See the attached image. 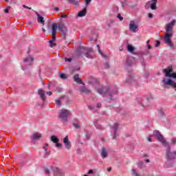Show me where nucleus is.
<instances>
[{
  "label": "nucleus",
  "mask_w": 176,
  "mask_h": 176,
  "mask_svg": "<svg viewBox=\"0 0 176 176\" xmlns=\"http://www.w3.org/2000/svg\"><path fill=\"white\" fill-rule=\"evenodd\" d=\"M153 135L156 137L157 141L161 142V144L164 146L165 148V155L166 158V162L165 163L166 167H173V164L170 165H167L171 160H175L176 157V151L171 150V146H170V143L164 139V137L160 131L155 130L153 131Z\"/></svg>",
  "instance_id": "nucleus-1"
},
{
  "label": "nucleus",
  "mask_w": 176,
  "mask_h": 176,
  "mask_svg": "<svg viewBox=\"0 0 176 176\" xmlns=\"http://www.w3.org/2000/svg\"><path fill=\"white\" fill-rule=\"evenodd\" d=\"M176 21L173 20L169 23H167L165 30V36L164 37V41L168 46L170 47H174V45L173 44V41H171V38H173V36L174 35V30H173V28H174V25H175Z\"/></svg>",
  "instance_id": "nucleus-2"
},
{
  "label": "nucleus",
  "mask_w": 176,
  "mask_h": 176,
  "mask_svg": "<svg viewBox=\"0 0 176 176\" xmlns=\"http://www.w3.org/2000/svg\"><path fill=\"white\" fill-rule=\"evenodd\" d=\"M97 92L103 97H106L109 100H112L113 96L118 93V89L116 88L110 89L109 86H106L98 89Z\"/></svg>",
  "instance_id": "nucleus-3"
},
{
  "label": "nucleus",
  "mask_w": 176,
  "mask_h": 176,
  "mask_svg": "<svg viewBox=\"0 0 176 176\" xmlns=\"http://www.w3.org/2000/svg\"><path fill=\"white\" fill-rule=\"evenodd\" d=\"M125 82L137 87L138 83H140V77L134 72H129Z\"/></svg>",
  "instance_id": "nucleus-4"
},
{
  "label": "nucleus",
  "mask_w": 176,
  "mask_h": 176,
  "mask_svg": "<svg viewBox=\"0 0 176 176\" xmlns=\"http://www.w3.org/2000/svg\"><path fill=\"white\" fill-rule=\"evenodd\" d=\"M78 56L85 54L87 58H94V54H93V50L91 48L80 47L77 50Z\"/></svg>",
  "instance_id": "nucleus-5"
},
{
  "label": "nucleus",
  "mask_w": 176,
  "mask_h": 176,
  "mask_svg": "<svg viewBox=\"0 0 176 176\" xmlns=\"http://www.w3.org/2000/svg\"><path fill=\"white\" fill-rule=\"evenodd\" d=\"M59 31L62 34V36L63 38H67V35H68V28L65 26V23L60 22L56 23V31Z\"/></svg>",
  "instance_id": "nucleus-6"
},
{
  "label": "nucleus",
  "mask_w": 176,
  "mask_h": 176,
  "mask_svg": "<svg viewBox=\"0 0 176 176\" xmlns=\"http://www.w3.org/2000/svg\"><path fill=\"white\" fill-rule=\"evenodd\" d=\"M68 116H69V111L67 109H62L59 113V118L64 123H67L68 122Z\"/></svg>",
  "instance_id": "nucleus-7"
},
{
  "label": "nucleus",
  "mask_w": 176,
  "mask_h": 176,
  "mask_svg": "<svg viewBox=\"0 0 176 176\" xmlns=\"http://www.w3.org/2000/svg\"><path fill=\"white\" fill-rule=\"evenodd\" d=\"M162 83H164V87L165 89H166V87H167V86H172V87H173L175 91H176V82L175 81H173L170 78H164L162 80Z\"/></svg>",
  "instance_id": "nucleus-8"
},
{
  "label": "nucleus",
  "mask_w": 176,
  "mask_h": 176,
  "mask_svg": "<svg viewBox=\"0 0 176 176\" xmlns=\"http://www.w3.org/2000/svg\"><path fill=\"white\" fill-rule=\"evenodd\" d=\"M157 3V0H151L148 1L145 5V9H151V10H156L157 8L156 4Z\"/></svg>",
  "instance_id": "nucleus-9"
},
{
  "label": "nucleus",
  "mask_w": 176,
  "mask_h": 176,
  "mask_svg": "<svg viewBox=\"0 0 176 176\" xmlns=\"http://www.w3.org/2000/svg\"><path fill=\"white\" fill-rule=\"evenodd\" d=\"M118 129H119V124L118 123H115L111 128V135L113 140H116V137H118Z\"/></svg>",
  "instance_id": "nucleus-10"
},
{
  "label": "nucleus",
  "mask_w": 176,
  "mask_h": 176,
  "mask_svg": "<svg viewBox=\"0 0 176 176\" xmlns=\"http://www.w3.org/2000/svg\"><path fill=\"white\" fill-rule=\"evenodd\" d=\"M164 72L166 78H173V79H176V73H171L173 72V69H164Z\"/></svg>",
  "instance_id": "nucleus-11"
},
{
  "label": "nucleus",
  "mask_w": 176,
  "mask_h": 176,
  "mask_svg": "<svg viewBox=\"0 0 176 176\" xmlns=\"http://www.w3.org/2000/svg\"><path fill=\"white\" fill-rule=\"evenodd\" d=\"M57 34V23H54L52 25V40L50 41H52V42H54V41H56V35Z\"/></svg>",
  "instance_id": "nucleus-12"
},
{
  "label": "nucleus",
  "mask_w": 176,
  "mask_h": 176,
  "mask_svg": "<svg viewBox=\"0 0 176 176\" xmlns=\"http://www.w3.org/2000/svg\"><path fill=\"white\" fill-rule=\"evenodd\" d=\"M53 172H54V176H64V175H65V173H64V171H63L62 170H60L58 168H53Z\"/></svg>",
  "instance_id": "nucleus-13"
},
{
  "label": "nucleus",
  "mask_w": 176,
  "mask_h": 176,
  "mask_svg": "<svg viewBox=\"0 0 176 176\" xmlns=\"http://www.w3.org/2000/svg\"><path fill=\"white\" fill-rule=\"evenodd\" d=\"M135 64V58L131 56L126 58V65L127 67H131Z\"/></svg>",
  "instance_id": "nucleus-14"
},
{
  "label": "nucleus",
  "mask_w": 176,
  "mask_h": 176,
  "mask_svg": "<svg viewBox=\"0 0 176 176\" xmlns=\"http://www.w3.org/2000/svg\"><path fill=\"white\" fill-rule=\"evenodd\" d=\"M129 30L132 32H137L136 30H138V25H135L134 21H131L129 23Z\"/></svg>",
  "instance_id": "nucleus-15"
},
{
  "label": "nucleus",
  "mask_w": 176,
  "mask_h": 176,
  "mask_svg": "<svg viewBox=\"0 0 176 176\" xmlns=\"http://www.w3.org/2000/svg\"><path fill=\"white\" fill-rule=\"evenodd\" d=\"M42 138V135L38 133H33L31 140L33 142H36V141H39L41 138Z\"/></svg>",
  "instance_id": "nucleus-16"
},
{
  "label": "nucleus",
  "mask_w": 176,
  "mask_h": 176,
  "mask_svg": "<svg viewBox=\"0 0 176 176\" xmlns=\"http://www.w3.org/2000/svg\"><path fill=\"white\" fill-rule=\"evenodd\" d=\"M63 144L67 151H69V149H71V142H69L68 136H65V138L63 139Z\"/></svg>",
  "instance_id": "nucleus-17"
},
{
  "label": "nucleus",
  "mask_w": 176,
  "mask_h": 176,
  "mask_svg": "<svg viewBox=\"0 0 176 176\" xmlns=\"http://www.w3.org/2000/svg\"><path fill=\"white\" fill-rule=\"evenodd\" d=\"M100 156L102 159H107V157H108V151L105 147H102L100 151Z\"/></svg>",
  "instance_id": "nucleus-18"
},
{
  "label": "nucleus",
  "mask_w": 176,
  "mask_h": 176,
  "mask_svg": "<svg viewBox=\"0 0 176 176\" xmlns=\"http://www.w3.org/2000/svg\"><path fill=\"white\" fill-rule=\"evenodd\" d=\"M47 148H49V144L45 143L43 146V149L45 151L44 157H47L50 155V151L47 150Z\"/></svg>",
  "instance_id": "nucleus-19"
},
{
  "label": "nucleus",
  "mask_w": 176,
  "mask_h": 176,
  "mask_svg": "<svg viewBox=\"0 0 176 176\" xmlns=\"http://www.w3.org/2000/svg\"><path fill=\"white\" fill-rule=\"evenodd\" d=\"M38 94L40 96L41 99L42 101H46V96L45 95V91L42 89H39L38 90Z\"/></svg>",
  "instance_id": "nucleus-20"
},
{
  "label": "nucleus",
  "mask_w": 176,
  "mask_h": 176,
  "mask_svg": "<svg viewBox=\"0 0 176 176\" xmlns=\"http://www.w3.org/2000/svg\"><path fill=\"white\" fill-rule=\"evenodd\" d=\"M36 15L37 16V21L40 24L45 25V21L43 20V16H41L38 12H36Z\"/></svg>",
  "instance_id": "nucleus-21"
},
{
  "label": "nucleus",
  "mask_w": 176,
  "mask_h": 176,
  "mask_svg": "<svg viewBox=\"0 0 176 176\" xmlns=\"http://www.w3.org/2000/svg\"><path fill=\"white\" fill-rule=\"evenodd\" d=\"M34 57L29 56V57L25 58L23 60V62L28 63V65H32V61H34Z\"/></svg>",
  "instance_id": "nucleus-22"
},
{
  "label": "nucleus",
  "mask_w": 176,
  "mask_h": 176,
  "mask_svg": "<svg viewBox=\"0 0 176 176\" xmlns=\"http://www.w3.org/2000/svg\"><path fill=\"white\" fill-rule=\"evenodd\" d=\"M87 13V10L85 8L82 9L81 11L78 12L77 14L78 17H85Z\"/></svg>",
  "instance_id": "nucleus-23"
},
{
  "label": "nucleus",
  "mask_w": 176,
  "mask_h": 176,
  "mask_svg": "<svg viewBox=\"0 0 176 176\" xmlns=\"http://www.w3.org/2000/svg\"><path fill=\"white\" fill-rule=\"evenodd\" d=\"M73 126L76 129H80V126H81L80 122L78 120H74L73 121Z\"/></svg>",
  "instance_id": "nucleus-24"
},
{
  "label": "nucleus",
  "mask_w": 176,
  "mask_h": 176,
  "mask_svg": "<svg viewBox=\"0 0 176 176\" xmlns=\"http://www.w3.org/2000/svg\"><path fill=\"white\" fill-rule=\"evenodd\" d=\"M80 93H85V94H90V90L89 89L86 88V87H81L80 88Z\"/></svg>",
  "instance_id": "nucleus-25"
},
{
  "label": "nucleus",
  "mask_w": 176,
  "mask_h": 176,
  "mask_svg": "<svg viewBox=\"0 0 176 176\" xmlns=\"http://www.w3.org/2000/svg\"><path fill=\"white\" fill-rule=\"evenodd\" d=\"M50 140L54 144H57V142H60V139L56 135H52Z\"/></svg>",
  "instance_id": "nucleus-26"
},
{
  "label": "nucleus",
  "mask_w": 176,
  "mask_h": 176,
  "mask_svg": "<svg viewBox=\"0 0 176 176\" xmlns=\"http://www.w3.org/2000/svg\"><path fill=\"white\" fill-rule=\"evenodd\" d=\"M136 101L139 103L141 104L142 107L145 108L146 107V104H144V98H137Z\"/></svg>",
  "instance_id": "nucleus-27"
},
{
  "label": "nucleus",
  "mask_w": 176,
  "mask_h": 176,
  "mask_svg": "<svg viewBox=\"0 0 176 176\" xmlns=\"http://www.w3.org/2000/svg\"><path fill=\"white\" fill-rule=\"evenodd\" d=\"M74 82H76V83L80 84L82 83V79L79 78V74H76L74 76Z\"/></svg>",
  "instance_id": "nucleus-28"
},
{
  "label": "nucleus",
  "mask_w": 176,
  "mask_h": 176,
  "mask_svg": "<svg viewBox=\"0 0 176 176\" xmlns=\"http://www.w3.org/2000/svg\"><path fill=\"white\" fill-rule=\"evenodd\" d=\"M94 124L95 127H96V129H98V130H101V129H102V126L100 123H98V120H96L94 122Z\"/></svg>",
  "instance_id": "nucleus-29"
},
{
  "label": "nucleus",
  "mask_w": 176,
  "mask_h": 176,
  "mask_svg": "<svg viewBox=\"0 0 176 176\" xmlns=\"http://www.w3.org/2000/svg\"><path fill=\"white\" fill-rule=\"evenodd\" d=\"M68 2H70L72 5H74V6H77V5H79V0H67Z\"/></svg>",
  "instance_id": "nucleus-30"
},
{
  "label": "nucleus",
  "mask_w": 176,
  "mask_h": 176,
  "mask_svg": "<svg viewBox=\"0 0 176 176\" xmlns=\"http://www.w3.org/2000/svg\"><path fill=\"white\" fill-rule=\"evenodd\" d=\"M63 97H60L59 99L56 100V104L58 107H61V101H63Z\"/></svg>",
  "instance_id": "nucleus-31"
},
{
  "label": "nucleus",
  "mask_w": 176,
  "mask_h": 176,
  "mask_svg": "<svg viewBox=\"0 0 176 176\" xmlns=\"http://www.w3.org/2000/svg\"><path fill=\"white\" fill-rule=\"evenodd\" d=\"M127 50L130 53H133V52H134V47H133L132 45H127Z\"/></svg>",
  "instance_id": "nucleus-32"
},
{
  "label": "nucleus",
  "mask_w": 176,
  "mask_h": 176,
  "mask_svg": "<svg viewBox=\"0 0 176 176\" xmlns=\"http://www.w3.org/2000/svg\"><path fill=\"white\" fill-rule=\"evenodd\" d=\"M132 175L133 176H141V175H140V173H137V170H135V169H132Z\"/></svg>",
  "instance_id": "nucleus-33"
},
{
  "label": "nucleus",
  "mask_w": 176,
  "mask_h": 176,
  "mask_svg": "<svg viewBox=\"0 0 176 176\" xmlns=\"http://www.w3.org/2000/svg\"><path fill=\"white\" fill-rule=\"evenodd\" d=\"M49 43H50V47H54L57 46V44H56V43L53 42L52 41H50Z\"/></svg>",
  "instance_id": "nucleus-34"
},
{
  "label": "nucleus",
  "mask_w": 176,
  "mask_h": 176,
  "mask_svg": "<svg viewBox=\"0 0 176 176\" xmlns=\"http://www.w3.org/2000/svg\"><path fill=\"white\" fill-rule=\"evenodd\" d=\"M176 144V138H173L170 139V145H175Z\"/></svg>",
  "instance_id": "nucleus-35"
},
{
  "label": "nucleus",
  "mask_w": 176,
  "mask_h": 176,
  "mask_svg": "<svg viewBox=\"0 0 176 176\" xmlns=\"http://www.w3.org/2000/svg\"><path fill=\"white\" fill-rule=\"evenodd\" d=\"M159 113L160 116H164V110L163 109H160L159 110Z\"/></svg>",
  "instance_id": "nucleus-36"
},
{
  "label": "nucleus",
  "mask_w": 176,
  "mask_h": 176,
  "mask_svg": "<svg viewBox=\"0 0 176 176\" xmlns=\"http://www.w3.org/2000/svg\"><path fill=\"white\" fill-rule=\"evenodd\" d=\"M44 171L47 175H50V170L47 168H44Z\"/></svg>",
  "instance_id": "nucleus-37"
},
{
  "label": "nucleus",
  "mask_w": 176,
  "mask_h": 176,
  "mask_svg": "<svg viewBox=\"0 0 176 176\" xmlns=\"http://www.w3.org/2000/svg\"><path fill=\"white\" fill-rule=\"evenodd\" d=\"M55 146H56V148H63V144H60V143L57 142V143H55Z\"/></svg>",
  "instance_id": "nucleus-38"
},
{
  "label": "nucleus",
  "mask_w": 176,
  "mask_h": 176,
  "mask_svg": "<svg viewBox=\"0 0 176 176\" xmlns=\"http://www.w3.org/2000/svg\"><path fill=\"white\" fill-rule=\"evenodd\" d=\"M60 78L61 79H67V75H66V74H61L60 75Z\"/></svg>",
  "instance_id": "nucleus-39"
},
{
  "label": "nucleus",
  "mask_w": 176,
  "mask_h": 176,
  "mask_svg": "<svg viewBox=\"0 0 176 176\" xmlns=\"http://www.w3.org/2000/svg\"><path fill=\"white\" fill-rule=\"evenodd\" d=\"M117 17L120 21H123V17L120 15V14H118Z\"/></svg>",
  "instance_id": "nucleus-40"
},
{
  "label": "nucleus",
  "mask_w": 176,
  "mask_h": 176,
  "mask_svg": "<svg viewBox=\"0 0 176 176\" xmlns=\"http://www.w3.org/2000/svg\"><path fill=\"white\" fill-rule=\"evenodd\" d=\"M160 46V41H155V47H159Z\"/></svg>",
  "instance_id": "nucleus-41"
},
{
  "label": "nucleus",
  "mask_w": 176,
  "mask_h": 176,
  "mask_svg": "<svg viewBox=\"0 0 176 176\" xmlns=\"http://www.w3.org/2000/svg\"><path fill=\"white\" fill-rule=\"evenodd\" d=\"M98 52L99 54H100L102 56V57H104L105 56H104V54H102V52L101 51V48L98 50Z\"/></svg>",
  "instance_id": "nucleus-42"
},
{
  "label": "nucleus",
  "mask_w": 176,
  "mask_h": 176,
  "mask_svg": "<svg viewBox=\"0 0 176 176\" xmlns=\"http://www.w3.org/2000/svg\"><path fill=\"white\" fill-rule=\"evenodd\" d=\"M104 68H106L107 69L109 68V63H108V62L104 63Z\"/></svg>",
  "instance_id": "nucleus-43"
},
{
  "label": "nucleus",
  "mask_w": 176,
  "mask_h": 176,
  "mask_svg": "<svg viewBox=\"0 0 176 176\" xmlns=\"http://www.w3.org/2000/svg\"><path fill=\"white\" fill-rule=\"evenodd\" d=\"M9 9H10V6H8L7 8L4 10L5 13H9Z\"/></svg>",
  "instance_id": "nucleus-44"
},
{
  "label": "nucleus",
  "mask_w": 176,
  "mask_h": 176,
  "mask_svg": "<svg viewBox=\"0 0 176 176\" xmlns=\"http://www.w3.org/2000/svg\"><path fill=\"white\" fill-rule=\"evenodd\" d=\"M148 18H149V19H153V14H152V13H148Z\"/></svg>",
  "instance_id": "nucleus-45"
},
{
  "label": "nucleus",
  "mask_w": 176,
  "mask_h": 176,
  "mask_svg": "<svg viewBox=\"0 0 176 176\" xmlns=\"http://www.w3.org/2000/svg\"><path fill=\"white\" fill-rule=\"evenodd\" d=\"M23 8H25V9H29V10H31V9H32L31 7H28L25 5H23Z\"/></svg>",
  "instance_id": "nucleus-46"
},
{
  "label": "nucleus",
  "mask_w": 176,
  "mask_h": 176,
  "mask_svg": "<svg viewBox=\"0 0 176 176\" xmlns=\"http://www.w3.org/2000/svg\"><path fill=\"white\" fill-rule=\"evenodd\" d=\"M65 61H68V63H71L72 61V58H65Z\"/></svg>",
  "instance_id": "nucleus-47"
},
{
  "label": "nucleus",
  "mask_w": 176,
  "mask_h": 176,
  "mask_svg": "<svg viewBox=\"0 0 176 176\" xmlns=\"http://www.w3.org/2000/svg\"><path fill=\"white\" fill-rule=\"evenodd\" d=\"M85 140H90V136H89V134H85Z\"/></svg>",
  "instance_id": "nucleus-48"
},
{
  "label": "nucleus",
  "mask_w": 176,
  "mask_h": 176,
  "mask_svg": "<svg viewBox=\"0 0 176 176\" xmlns=\"http://www.w3.org/2000/svg\"><path fill=\"white\" fill-rule=\"evenodd\" d=\"M93 173H94V170H89V171H88V173H87V174L88 175H90V174H93Z\"/></svg>",
  "instance_id": "nucleus-49"
},
{
  "label": "nucleus",
  "mask_w": 176,
  "mask_h": 176,
  "mask_svg": "<svg viewBox=\"0 0 176 176\" xmlns=\"http://www.w3.org/2000/svg\"><path fill=\"white\" fill-rule=\"evenodd\" d=\"M58 93H61L63 91V88H57Z\"/></svg>",
  "instance_id": "nucleus-50"
},
{
  "label": "nucleus",
  "mask_w": 176,
  "mask_h": 176,
  "mask_svg": "<svg viewBox=\"0 0 176 176\" xmlns=\"http://www.w3.org/2000/svg\"><path fill=\"white\" fill-rule=\"evenodd\" d=\"M86 2V5H89L90 3V2H91V0H85Z\"/></svg>",
  "instance_id": "nucleus-51"
},
{
  "label": "nucleus",
  "mask_w": 176,
  "mask_h": 176,
  "mask_svg": "<svg viewBox=\"0 0 176 176\" xmlns=\"http://www.w3.org/2000/svg\"><path fill=\"white\" fill-rule=\"evenodd\" d=\"M151 100H153V98H152V96L146 98V101H151Z\"/></svg>",
  "instance_id": "nucleus-52"
},
{
  "label": "nucleus",
  "mask_w": 176,
  "mask_h": 176,
  "mask_svg": "<svg viewBox=\"0 0 176 176\" xmlns=\"http://www.w3.org/2000/svg\"><path fill=\"white\" fill-rule=\"evenodd\" d=\"M147 140H148V142H152V138H151V137H148L147 138Z\"/></svg>",
  "instance_id": "nucleus-53"
},
{
  "label": "nucleus",
  "mask_w": 176,
  "mask_h": 176,
  "mask_svg": "<svg viewBox=\"0 0 176 176\" xmlns=\"http://www.w3.org/2000/svg\"><path fill=\"white\" fill-rule=\"evenodd\" d=\"M121 6H122V8H124V6H126V5L124 4V2H121Z\"/></svg>",
  "instance_id": "nucleus-54"
},
{
  "label": "nucleus",
  "mask_w": 176,
  "mask_h": 176,
  "mask_svg": "<svg viewBox=\"0 0 176 176\" xmlns=\"http://www.w3.org/2000/svg\"><path fill=\"white\" fill-rule=\"evenodd\" d=\"M97 108H101V103L97 104Z\"/></svg>",
  "instance_id": "nucleus-55"
},
{
  "label": "nucleus",
  "mask_w": 176,
  "mask_h": 176,
  "mask_svg": "<svg viewBox=\"0 0 176 176\" xmlns=\"http://www.w3.org/2000/svg\"><path fill=\"white\" fill-rule=\"evenodd\" d=\"M47 94H48V96H52V91H47Z\"/></svg>",
  "instance_id": "nucleus-56"
},
{
  "label": "nucleus",
  "mask_w": 176,
  "mask_h": 176,
  "mask_svg": "<svg viewBox=\"0 0 176 176\" xmlns=\"http://www.w3.org/2000/svg\"><path fill=\"white\" fill-rule=\"evenodd\" d=\"M111 168H107V171H108V173H111Z\"/></svg>",
  "instance_id": "nucleus-57"
},
{
  "label": "nucleus",
  "mask_w": 176,
  "mask_h": 176,
  "mask_svg": "<svg viewBox=\"0 0 176 176\" xmlns=\"http://www.w3.org/2000/svg\"><path fill=\"white\" fill-rule=\"evenodd\" d=\"M41 71H42V70H41V69H38V75H39V76H41Z\"/></svg>",
  "instance_id": "nucleus-58"
},
{
  "label": "nucleus",
  "mask_w": 176,
  "mask_h": 176,
  "mask_svg": "<svg viewBox=\"0 0 176 176\" xmlns=\"http://www.w3.org/2000/svg\"><path fill=\"white\" fill-rule=\"evenodd\" d=\"M62 19H67V15H63Z\"/></svg>",
  "instance_id": "nucleus-59"
},
{
  "label": "nucleus",
  "mask_w": 176,
  "mask_h": 176,
  "mask_svg": "<svg viewBox=\"0 0 176 176\" xmlns=\"http://www.w3.org/2000/svg\"><path fill=\"white\" fill-rule=\"evenodd\" d=\"M89 109H91H91H94V107H93L92 106H89Z\"/></svg>",
  "instance_id": "nucleus-60"
},
{
  "label": "nucleus",
  "mask_w": 176,
  "mask_h": 176,
  "mask_svg": "<svg viewBox=\"0 0 176 176\" xmlns=\"http://www.w3.org/2000/svg\"><path fill=\"white\" fill-rule=\"evenodd\" d=\"M147 47H148V49H152V46H151V45H148L147 46Z\"/></svg>",
  "instance_id": "nucleus-61"
},
{
  "label": "nucleus",
  "mask_w": 176,
  "mask_h": 176,
  "mask_svg": "<svg viewBox=\"0 0 176 176\" xmlns=\"http://www.w3.org/2000/svg\"><path fill=\"white\" fill-rule=\"evenodd\" d=\"M145 162H146V163H149L150 161H149V160L146 159V160H145Z\"/></svg>",
  "instance_id": "nucleus-62"
},
{
  "label": "nucleus",
  "mask_w": 176,
  "mask_h": 176,
  "mask_svg": "<svg viewBox=\"0 0 176 176\" xmlns=\"http://www.w3.org/2000/svg\"><path fill=\"white\" fill-rule=\"evenodd\" d=\"M96 47H98V50L99 49H100L99 45H96Z\"/></svg>",
  "instance_id": "nucleus-63"
},
{
  "label": "nucleus",
  "mask_w": 176,
  "mask_h": 176,
  "mask_svg": "<svg viewBox=\"0 0 176 176\" xmlns=\"http://www.w3.org/2000/svg\"><path fill=\"white\" fill-rule=\"evenodd\" d=\"M43 32H46V30L45 28H43Z\"/></svg>",
  "instance_id": "nucleus-64"
}]
</instances>
